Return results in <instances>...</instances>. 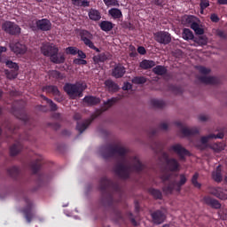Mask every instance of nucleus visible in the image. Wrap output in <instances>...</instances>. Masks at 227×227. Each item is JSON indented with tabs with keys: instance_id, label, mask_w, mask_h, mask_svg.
I'll return each mask as SVG.
<instances>
[{
	"instance_id": "obj_53",
	"label": "nucleus",
	"mask_w": 227,
	"mask_h": 227,
	"mask_svg": "<svg viewBox=\"0 0 227 227\" xmlns=\"http://www.w3.org/2000/svg\"><path fill=\"white\" fill-rule=\"evenodd\" d=\"M169 89L171 91H173V93H176V95H180L184 92V89H182L180 86L170 85Z\"/></svg>"
},
{
	"instance_id": "obj_13",
	"label": "nucleus",
	"mask_w": 227,
	"mask_h": 227,
	"mask_svg": "<svg viewBox=\"0 0 227 227\" xmlns=\"http://www.w3.org/2000/svg\"><path fill=\"white\" fill-rule=\"evenodd\" d=\"M41 52L43 54V56L51 59L52 55L58 54V52H59V49L53 43H43L41 47Z\"/></svg>"
},
{
	"instance_id": "obj_44",
	"label": "nucleus",
	"mask_w": 227,
	"mask_h": 227,
	"mask_svg": "<svg viewBox=\"0 0 227 227\" xmlns=\"http://www.w3.org/2000/svg\"><path fill=\"white\" fill-rule=\"evenodd\" d=\"M191 29H192L196 35H204L205 33V30L200 27V24H198L196 21H193L191 24Z\"/></svg>"
},
{
	"instance_id": "obj_18",
	"label": "nucleus",
	"mask_w": 227,
	"mask_h": 227,
	"mask_svg": "<svg viewBox=\"0 0 227 227\" xmlns=\"http://www.w3.org/2000/svg\"><path fill=\"white\" fill-rule=\"evenodd\" d=\"M35 25L39 31H51L52 29V23L48 19L37 20Z\"/></svg>"
},
{
	"instance_id": "obj_55",
	"label": "nucleus",
	"mask_w": 227,
	"mask_h": 227,
	"mask_svg": "<svg viewBox=\"0 0 227 227\" xmlns=\"http://www.w3.org/2000/svg\"><path fill=\"white\" fill-rule=\"evenodd\" d=\"M197 70H199L200 74H202V75H208V74L210 73V69H208L203 66L198 67Z\"/></svg>"
},
{
	"instance_id": "obj_20",
	"label": "nucleus",
	"mask_w": 227,
	"mask_h": 227,
	"mask_svg": "<svg viewBox=\"0 0 227 227\" xmlns=\"http://www.w3.org/2000/svg\"><path fill=\"white\" fill-rule=\"evenodd\" d=\"M97 116H92L90 119L83 121L82 122L78 121L76 125V130H78L80 134H82V132H84V130H86V129H88V127L91 125L93 120H95Z\"/></svg>"
},
{
	"instance_id": "obj_60",
	"label": "nucleus",
	"mask_w": 227,
	"mask_h": 227,
	"mask_svg": "<svg viewBox=\"0 0 227 227\" xmlns=\"http://www.w3.org/2000/svg\"><path fill=\"white\" fill-rule=\"evenodd\" d=\"M155 152H162L164 150V145L160 142H155Z\"/></svg>"
},
{
	"instance_id": "obj_63",
	"label": "nucleus",
	"mask_w": 227,
	"mask_h": 227,
	"mask_svg": "<svg viewBox=\"0 0 227 227\" xmlns=\"http://www.w3.org/2000/svg\"><path fill=\"white\" fill-rule=\"evenodd\" d=\"M78 58H80V59H86V53H84V51L78 50L77 53Z\"/></svg>"
},
{
	"instance_id": "obj_25",
	"label": "nucleus",
	"mask_w": 227,
	"mask_h": 227,
	"mask_svg": "<svg viewBox=\"0 0 227 227\" xmlns=\"http://www.w3.org/2000/svg\"><path fill=\"white\" fill-rule=\"evenodd\" d=\"M66 58H65V54L63 53H54L51 58L50 60L51 61V63H54L55 65H61L63 63H65L66 61Z\"/></svg>"
},
{
	"instance_id": "obj_48",
	"label": "nucleus",
	"mask_w": 227,
	"mask_h": 227,
	"mask_svg": "<svg viewBox=\"0 0 227 227\" xmlns=\"http://www.w3.org/2000/svg\"><path fill=\"white\" fill-rule=\"evenodd\" d=\"M116 104V98H113L104 103L103 111H107L110 107H113Z\"/></svg>"
},
{
	"instance_id": "obj_11",
	"label": "nucleus",
	"mask_w": 227,
	"mask_h": 227,
	"mask_svg": "<svg viewBox=\"0 0 227 227\" xmlns=\"http://www.w3.org/2000/svg\"><path fill=\"white\" fill-rule=\"evenodd\" d=\"M170 152H174L179 157V160L185 161L186 157H191V152L182 146L180 144H176L170 146Z\"/></svg>"
},
{
	"instance_id": "obj_51",
	"label": "nucleus",
	"mask_w": 227,
	"mask_h": 227,
	"mask_svg": "<svg viewBox=\"0 0 227 227\" xmlns=\"http://www.w3.org/2000/svg\"><path fill=\"white\" fill-rule=\"evenodd\" d=\"M103 2L106 4V6H107V8L111 6H120V2L118 0H103Z\"/></svg>"
},
{
	"instance_id": "obj_23",
	"label": "nucleus",
	"mask_w": 227,
	"mask_h": 227,
	"mask_svg": "<svg viewBox=\"0 0 227 227\" xmlns=\"http://www.w3.org/2000/svg\"><path fill=\"white\" fill-rule=\"evenodd\" d=\"M204 203L206 205H208V207H211L212 208L219 209L221 208V203H219V200L215 199H212L210 196H206L203 198Z\"/></svg>"
},
{
	"instance_id": "obj_3",
	"label": "nucleus",
	"mask_w": 227,
	"mask_h": 227,
	"mask_svg": "<svg viewBox=\"0 0 227 227\" xmlns=\"http://www.w3.org/2000/svg\"><path fill=\"white\" fill-rule=\"evenodd\" d=\"M160 180L163 184L162 191L165 194H173V191L176 192H181L182 187L184 184H187V176L185 174L179 175V181L171 180V174H162L160 176Z\"/></svg>"
},
{
	"instance_id": "obj_35",
	"label": "nucleus",
	"mask_w": 227,
	"mask_h": 227,
	"mask_svg": "<svg viewBox=\"0 0 227 227\" xmlns=\"http://www.w3.org/2000/svg\"><path fill=\"white\" fill-rule=\"evenodd\" d=\"M212 178L218 184L223 182V170L221 169V165H218L215 168V171L212 173Z\"/></svg>"
},
{
	"instance_id": "obj_22",
	"label": "nucleus",
	"mask_w": 227,
	"mask_h": 227,
	"mask_svg": "<svg viewBox=\"0 0 227 227\" xmlns=\"http://www.w3.org/2000/svg\"><path fill=\"white\" fill-rule=\"evenodd\" d=\"M224 137V133L219 132L218 134H209L207 136L201 137L200 142L202 145H207L210 139H223Z\"/></svg>"
},
{
	"instance_id": "obj_24",
	"label": "nucleus",
	"mask_w": 227,
	"mask_h": 227,
	"mask_svg": "<svg viewBox=\"0 0 227 227\" xmlns=\"http://www.w3.org/2000/svg\"><path fill=\"white\" fill-rule=\"evenodd\" d=\"M181 132L183 136H184L185 137H189L191 136H196L197 134H200V129H198V128L196 127H193V128L182 127Z\"/></svg>"
},
{
	"instance_id": "obj_19",
	"label": "nucleus",
	"mask_w": 227,
	"mask_h": 227,
	"mask_svg": "<svg viewBox=\"0 0 227 227\" xmlns=\"http://www.w3.org/2000/svg\"><path fill=\"white\" fill-rule=\"evenodd\" d=\"M125 74H127V69L121 64H117L112 70V76L115 79H121Z\"/></svg>"
},
{
	"instance_id": "obj_43",
	"label": "nucleus",
	"mask_w": 227,
	"mask_h": 227,
	"mask_svg": "<svg viewBox=\"0 0 227 227\" xmlns=\"http://www.w3.org/2000/svg\"><path fill=\"white\" fill-rule=\"evenodd\" d=\"M151 105L153 106V107H155L156 109H163V107L166 106V103L160 99H152Z\"/></svg>"
},
{
	"instance_id": "obj_39",
	"label": "nucleus",
	"mask_w": 227,
	"mask_h": 227,
	"mask_svg": "<svg viewBox=\"0 0 227 227\" xmlns=\"http://www.w3.org/2000/svg\"><path fill=\"white\" fill-rule=\"evenodd\" d=\"M153 72L156 75H166L168 69L164 66H156L153 68Z\"/></svg>"
},
{
	"instance_id": "obj_4",
	"label": "nucleus",
	"mask_w": 227,
	"mask_h": 227,
	"mask_svg": "<svg viewBox=\"0 0 227 227\" xmlns=\"http://www.w3.org/2000/svg\"><path fill=\"white\" fill-rule=\"evenodd\" d=\"M86 84L82 82H76V83H66L64 85V91L72 98L75 100V98H82V93L86 90Z\"/></svg>"
},
{
	"instance_id": "obj_54",
	"label": "nucleus",
	"mask_w": 227,
	"mask_h": 227,
	"mask_svg": "<svg viewBox=\"0 0 227 227\" xmlns=\"http://www.w3.org/2000/svg\"><path fill=\"white\" fill-rule=\"evenodd\" d=\"M200 13H203L204 10H207L210 6V2L208 0H200Z\"/></svg>"
},
{
	"instance_id": "obj_52",
	"label": "nucleus",
	"mask_w": 227,
	"mask_h": 227,
	"mask_svg": "<svg viewBox=\"0 0 227 227\" xmlns=\"http://www.w3.org/2000/svg\"><path fill=\"white\" fill-rule=\"evenodd\" d=\"M79 49L75 46H69L66 48V53L70 54L71 56H76Z\"/></svg>"
},
{
	"instance_id": "obj_10",
	"label": "nucleus",
	"mask_w": 227,
	"mask_h": 227,
	"mask_svg": "<svg viewBox=\"0 0 227 227\" xmlns=\"http://www.w3.org/2000/svg\"><path fill=\"white\" fill-rule=\"evenodd\" d=\"M80 36L82 42H83L86 47H89V49H92V51H96V52H100V49L97 48V46H95V43L91 42V40L93 39V34H90L88 30H82L80 33Z\"/></svg>"
},
{
	"instance_id": "obj_61",
	"label": "nucleus",
	"mask_w": 227,
	"mask_h": 227,
	"mask_svg": "<svg viewBox=\"0 0 227 227\" xmlns=\"http://www.w3.org/2000/svg\"><path fill=\"white\" fill-rule=\"evenodd\" d=\"M122 90L124 91H128V90H132V84L130 82H124Z\"/></svg>"
},
{
	"instance_id": "obj_32",
	"label": "nucleus",
	"mask_w": 227,
	"mask_h": 227,
	"mask_svg": "<svg viewBox=\"0 0 227 227\" xmlns=\"http://www.w3.org/2000/svg\"><path fill=\"white\" fill-rule=\"evenodd\" d=\"M99 27L101 31H105V33H109V31H113L114 24L111 21L103 20L99 23Z\"/></svg>"
},
{
	"instance_id": "obj_64",
	"label": "nucleus",
	"mask_w": 227,
	"mask_h": 227,
	"mask_svg": "<svg viewBox=\"0 0 227 227\" xmlns=\"http://www.w3.org/2000/svg\"><path fill=\"white\" fill-rule=\"evenodd\" d=\"M210 19H211L212 22L219 21V16H217V14H215V13L211 14Z\"/></svg>"
},
{
	"instance_id": "obj_26",
	"label": "nucleus",
	"mask_w": 227,
	"mask_h": 227,
	"mask_svg": "<svg viewBox=\"0 0 227 227\" xmlns=\"http://www.w3.org/2000/svg\"><path fill=\"white\" fill-rule=\"evenodd\" d=\"M43 91H45L46 93H51L54 97H59L61 95V92H59V89H58V86L56 85H46L43 87Z\"/></svg>"
},
{
	"instance_id": "obj_40",
	"label": "nucleus",
	"mask_w": 227,
	"mask_h": 227,
	"mask_svg": "<svg viewBox=\"0 0 227 227\" xmlns=\"http://www.w3.org/2000/svg\"><path fill=\"white\" fill-rule=\"evenodd\" d=\"M148 192L154 198V200H160L162 198V192H160V190L150 188Z\"/></svg>"
},
{
	"instance_id": "obj_42",
	"label": "nucleus",
	"mask_w": 227,
	"mask_h": 227,
	"mask_svg": "<svg viewBox=\"0 0 227 227\" xmlns=\"http://www.w3.org/2000/svg\"><path fill=\"white\" fill-rule=\"evenodd\" d=\"M182 36L184 40H194V34L189 28H184Z\"/></svg>"
},
{
	"instance_id": "obj_46",
	"label": "nucleus",
	"mask_w": 227,
	"mask_h": 227,
	"mask_svg": "<svg viewBox=\"0 0 227 227\" xmlns=\"http://www.w3.org/2000/svg\"><path fill=\"white\" fill-rule=\"evenodd\" d=\"M5 74L7 79L12 81L13 79H17V76L19 75V70L12 69L11 71H5Z\"/></svg>"
},
{
	"instance_id": "obj_59",
	"label": "nucleus",
	"mask_w": 227,
	"mask_h": 227,
	"mask_svg": "<svg viewBox=\"0 0 227 227\" xmlns=\"http://www.w3.org/2000/svg\"><path fill=\"white\" fill-rule=\"evenodd\" d=\"M157 132H159V129H157L156 128H151L147 131V134L150 137H153V136H156Z\"/></svg>"
},
{
	"instance_id": "obj_15",
	"label": "nucleus",
	"mask_w": 227,
	"mask_h": 227,
	"mask_svg": "<svg viewBox=\"0 0 227 227\" xmlns=\"http://www.w3.org/2000/svg\"><path fill=\"white\" fill-rule=\"evenodd\" d=\"M43 165V156L42 155H35V158L33 161L30 162V169L33 175H36L38 171H40V168Z\"/></svg>"
},
{
	"instance_id": "obj_2",
	"label": "nucleus",
	"mask_w": 227,
	"mask_h": 227,
	"mask_svg": "<svg viewBox=\"0 0 227 227\" xmlns=\"http://www.w3.org/2000/svg\"><path fill=\"white\" fill-rule=\"evenodd\" d=\"M99 191L102 194V202L106 205V207H114V199L113 198V194L114 192H120V184L103 176L99 181Z\"/></svg>"
},
{
	"instance_id": "obj_29",
	"label": "nucleus",
	"mask_w": 227,
	"mask_h": 227,
	"mask_svg": "<svg viewBox=\"0 0 227 227\" xmlns=\"http://www.w3.org/2000/svg\"><path fill=\"white\" fill-rule=\"evenodd\" d=\"M7 173L11 178L19 180V176H20V168H19L17 166H13L7 169Z\"/></svg>"
},
{
	"instance_id": "obj_30",
	"label": "nucleus",
	"mask_w": 227,
	"mask_h": 227,
	"mask_svg": "<svg viewBox=\"0 0 227 227\" xmlns=\"http://www.w3.org/2000/svg\"><path fill=\"white\" fill-rule=\"evenodd\" d=\"M108 15L112 17L114 20H118L120 19H123V13L121 10L118 8H112L108 11Z\"/></svg>"
},
{
	"instance_id": "obj_14",
	"label": "nucleus",
	"mask_w": 227,
	"mask_h": 227,
	"mask_svg": "<svg viewBox=\"0 0 227 227\" xmlns=\"http://www.w3.org/2000/svg\"><path fill=\"white\" fill-rule=\"evenodd\" d=\"M12 113L18 120H21L22 122L25 123V125H29L31 122L29 119V115L26 113V110L24 109V106H20V108H15V106H12Z\"/></svg>"
},
{
	"instance_id": "obj_16",
	"label": "nucleus",
	"mask_w": 227,
	"mask_h": 227,
	"mask_svg": "<svg viewBox=\"0 0 227 227\" xmlns=\"http://www.w3.org/2000/svg\"><path fill=\"white\" fill-rule=\"evenodd\" d=\"M151 216L154 224H162L166 221V213L160 209L153 211Z\"/></svg>"
},
{
	"instance_id": "obj_57",
	"label": "nucleus",
	"mask_w": 227,
	"mask_h": 227,
	"mask_svg": "<svg viewBox=\"0 0 227 227\" xmlns=\"http://www.w3.org/2000/svg\"><path fill=\"white\" fill-rule=\"evenodd\" d=\"M73 63L74 65H88V61L84 59H74Z\"/></svg>"
},
{
	"instance_id": "obj_41",
	"label": "nucleus",
	"mask_w": 227,
	"mask_h": 227,
	"mask_svg": "<svg viewBox=\"0 0 227 227\" xmlns=\"http://www.w3.org/2000/svg\"><path fill=\"white\" fill-rule=\"evenodd\" d=\"M71 3L74 6H80L82 8H88V6H90V1L88 0H71Z\"/></svg>"
},
{
	"instance_id": "obj_62",
	"label": "nucleus",
	"mask_w": 227,
	"mask_h": 227,
	"mask_svg": "<svg viewBox=\"0 0 227 227\" xmlns=\"http://www.w3.org/2000/svg\"><path fill=\"white\" fill-rule=\"evenodd\" d=\"M138 54H141V56H145L146 54V49L144 46H139L137 48Z\"/></svg>"
},
{
	"instance_id": "obj_9",
	"label": "nucleus",
	"mask_w": 227,
	"mask_h": 227,
	"mask_svg": "<svg viewBox=\"0 0 227 227\" xmlns=\"http://www.w3.org/2000/svg\"><path fill=\"white\" fill-rule=\"evenodd\" d=\"M162 157L165 160L166 168L168 171H171L172 173L180 171V163H178V160H176V159L169 158V154H168V153L166 152L162 153Z\"/></svg>"
},
{
	"instance_id": "obj_34",
	"label": "nucleus",
	"mask_w": 227,
	"mask_h": 227,
	"mask_svg": "<svg viewBox=\"0 0 227 227\" xmlns=\"http://www.w3.org/2000/svg\"><path fill=\"white\" fill-rule=\"evenodd\" d=\"M83 102L88 106H97L100 104V98L95 96H85L83 98Z\"/></svg>"
},
{
	"instance_id": "obj_56",
	"label": "nucleus",
	"mask_w": 227,
	"mask_h": 227,
	"mask_svg": "<svg viewBox=\"0 0 227 227\" xmlns=\"http://www.w3.org/2000/svg\"><path fill=\"white\" fill-rule=\"evenodd\" d=\"M126 215L129 219L133 226H137V222L136 221V218H134V215L131 212L126 213Z\"/></svg>"
},
{
	"instance_id": "obj_45",
	"label": "nucleus",
	"mask_w": 227,
	"mask_h": 227,
	"mask_svg": "<svg viewBox=\"0 0 227 227\" xmlns=\"http://www.w3.org/2000/svg\"><path fill=\"white\" fill-rule=\"evenodd\" d=\"M41 98H43V100H44L47 104H49L50 107H51V111H58V105H56L55 103H53V101L50 98H48L47 97L41 95Z\"/></svg>"
},
{
	"instance_id": "obj_21",
	"label": "nucleus",
	"mask_w": 227,
	"mask_h": 227,
	"mask_svg": "<svg viewBox=\"0 0 227 227\" xmlns=\"http://www.w3.org/2000/svg\"><path fill=\"white\" fill-rule=\"evenodd\" d=\"M210 194L218 198V200H227V194L222 187H213L210 189Z\"/></svg>"
},
{
	"instance_id": "obj_33",
	"label": "nucleus",
	"mask_w": 227,
	"mask_h": 227,
	"mask_svg": "<svg viewBox=\"0 0 227 227\" xmlns=\"http://www.w3.org/2000/svg\"><path fill=\"white\" fill-rule=\"evenodd\" d=\"M89 19L90 20H94V22H98V20H100L102 19V15L100 14V12L97 9H90L88 13Z\"/></svg>"
},
{
	"instance_id": "obj_27",
	"label": "nucleus",
	"mask_w": 227,
	"mask_h": 227,
	"mask_svg": "<svg viewBox=\"0 0 227 227\" xmlns=\"http://www.w3.org/2000/svg\"><path fill=\"white\" fill-rule=\"evenodd\" d=\"M95 65H100V63H106L109 59L107 53L102 52L98 55H94L92 58Z\"/></svg>"
},
{
	"instance_id": "obj_38",
	"label": "nucleus",
	"mask_w": 227,
	"mask_h": 227,
	"mask_svg": "<svg viewBox=\"0 0 227 227\" xmlns=\"http://www.w3.org/2000/svg\"><path fill=\"white\" fill-rule=\"evenodd\" d=\"M47 182V176L43 174L36 175L35 184L37 187H42L45 185Z\"/></svg>"
},
{
	"instance_id": "obj_8",
	"label": "nucleus",
	"mask_w": 227,
	"mask_h": 227,
	"mask_svg": "<svg viewBox=\"0 0 227 227\" xmlns=\"http://www.w3.org/2000/svg\"><path fill=\"white\" fill-rule=\"evenodd\" d=\"M17 129H19L17 126H13V124H12V122L9 120H5L0 127V139L3 134V130H7V132H9V134L12 135H5L6 139H10V137H12V139H15V134L17 132Z\"/></svg>"
},
{
	"instance_id": "obj_5",
	"label": "nucleus",
	"mask_w": 227,
	"mask_h": 227,
	"mask_svg": "<svg viewBox=\"0 0 227 227\" xmlns=\"http://www.w3.org/2000/svg\"><path fill=\"white\" fill-rule=\"evenodd\" d=\"M21 141H29V133L25 132L23 135H19V138L16 140L15 144H13L10 147V155L11 157H15L19 155L20 152H22V142Z\"/></svg>"
},
{
	"instance_id": "obj_49",
	"label": "nucleus",
	"mask_w": 227,
	"mask_h": 227,
	"mask_svg": "<svg viewBox=\"0 0 227 227\" xmlns=\"http://www.w3.org/2000/svg\"><path fill=\"white\" fill-rule=\"evenodd\" d=\"M131 82H133V84H145L146 82V77H145V76H135L131 80Z\"/></svg>"
},
{
	"instance_id": "obj_50",
	"label": "nucleus",
	"mask_w": 227,
	"mask_h": 227,
	"mask_svg": "<svg viewBox=\"0 0 227 227\" xmlns=\"http://www.w3.org/2000/svg\"><path fill=\"white\" fill-rule=\"evenodd\" d=\"M2 63H5L8 68H12V70H19V64L12 60H5V61H3Z\"/></svg>"
},
{
	"instance_id": "obj_31",
	"label": "nucleus",
	"mask_w": 227,
	"mask_h": 227,
	"mask_svg": "<svg viewBox=\"0 0 227 227\" xmlns=\"http://www.w3.org/2000/svg\"><path fill=\"white\" fill-rule=\"evenodd\" d=\"M199 81L203 84H218L219 80L214 76H200Z\"/></svg>"
},
{
	"instance_id": "obj_47",
	"label": "nucleus",
	"mask_w": 227,
	"mask_h": 227,
	"mask_svg": "<svg viewBox=\"0 0 227 227\" xmlns=\"http://www.w3.org/2000/svg\"><path fill=\"white\" fill-rule=\"evenodd\" d=\"M198 178H200V174L196 172L192 177V184L196 189H201V184L198 182Z\"/></svg>"
},
{
	"instance_id": "obj_58",
	"label": "nucleus",
	"mask_w": 227,
	"mask_h": 227,
	"mask_svg": "<svg viewBox=\"0 0 227 227\" xmlns=\"http://www.w3.org/2000/svg\"><path fill=\"white\" fill-rule=\"evenodd\" d=\"M114 212L118 221H123V215L121 214V211L114 209Z\"/></svg>"
},
{
	"instance_id": "obj_17",
	"label": "nucleus",
	"mask_w": 227,
	"mask_h": 227,
	"mask_svg": "<svg viewBox=\"0 0 227 227\" xmlns=\"http://www.w3.org/2000/svg\"><path fill=\"white\" fill-rule=\"evenodd\" d=\"M12 52H14V54H26V45L21 43L20 42H12L9 45Z\"/></svg>"
},
{
	"instance_id": "obj_36",
	"label": "nucleus",
	"mask_w": 227,
	"mask_h": 227,
	"mask_svg": "<svg viewBox=\"0 0 227 227\" xmlns=\"http://www.w3.org/2000/svg\"><path fill=\"white\" fill-rule=\"evenodd\" d=\"M139 67L142 70H150V68H153V67H155V61L144 59L140 62Z\"/></svg>"
},
{
	"instance_id": "obj_12",
	"label": "nucleus",
	"mask_w": 227,
	"mask_h": 227,
	"mask_svg": "<svg viewBox=\"0 0 227 227\" xmlns=\"http://www.w3.org/2000/svg\"><path fill=\"white\" fill-rule=\"evenodd\" d=\"M154 40L161 45L171 43V34L166 31H159L153 34Z\"/></svg>"
},
{
	"instance_id": "obj_37",
	"label": "nucleus",
	"mask_w": 227,
	"mask_h": 227,
	"mask_svg": "<svg viewBox=\"0 0 227 227\" xmlns=\"http://www.w3.org/2000/svg\"><path fill=\"white\" fill-rule=\"evenodd\" d=\"M49 77L51 79H55L56 81H63L65 79V74L58 70H51L49 72Z\"/></svg>"
},
{
	"instance_id": "obj_7",
	"label": "nucleus",
	"mask_w": 227,
	"mask_h": 227,
	"mask_svg": "<svg viewBox=\"0 0 227 227\" xmlns=\"http://www.w3.org/2000/svg\"><path fill=\"white\" fill-rule=\"evenodd\" d=\"M2 29L7 35H11L12 36H19L20 35L21 28L17 23L12 21H5L2 24Z\"/></svg>"
},
{
	"instance_id": "obj_28",
	"label": "nucleus",
	"mask_w": 227,
	"mask_h": 227,
	"mask_svg": "<svg viewBox=\"0 0 227 227\" xmlns=\"http://www.w3.org/2000/svg\"><path fill=\"white\" fill-rule=\"evenodd\" d=\"M105 86H106V88H107V90H108V91H110V93H116V91H118V90H120L118 83L114 82L111 79H108L105 82Z\"/></svg>"
},
{
	"instance_id": "obj_6",
	"label": "nucleus",
	"mask_w": 227,
	"mask_h": 227,
	"mask_svg": "<svg viewBox=\"0 0 227 227\" xmlns=\"http://www.w3.org/2000/svg\"><path fill=\"white\" fill-rule=\"evenodd\" d=\"M24 201L26 207L22 209V214L27 221V223H31L36 217V212H35L33 202L29 198L24 197Z\"/></svg>"
},
{
	"instance_id": "obj_1",
	"label": "nucleus",
	"mask_w": 227,
	"mask_h": 227,
	"mask_svg": "<svg viewBox=\"0 0 227 227\" xmlns=\"http://www.w3.org/2000/svg\"><path fill=\"white\" fill-rule=\"evenodd\" d=\"M100 154L103 159H113L115 155H119L120 159L117 160V164L114 166V171L117 176L127 180L130 177L129 171H135L136 173H141L145 169V164L139 160V158L133 156L129 158L130 164H127V149L125 147H120L118 145H106L100 148Z\"/></svg>"
}]
</instances>
